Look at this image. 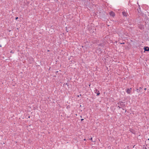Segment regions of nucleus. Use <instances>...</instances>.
I'll return each mask as SVG.
<instances>
[{
  "instance_id": "f257e3e1",
  "label": "nucleus",
  "mask_w": 149,
  "mask_h": 149,
  "mask_svg": "<svg viewBox=\"0 0 149 149\" xmlns=\"http://www.w3.org/2000/svg\"><path fill=\"white\" fill-rule=\"evenodd\" d=\"M117 106L119 109L122 108L123 110H125V105L122 102L120 101L118 102L117 104Z\"/></svg>"
},
{
  "instance_id": "f03ea898",
  "label": "nucleus",
  "mask_w": 149,
  "mask_h": 149,
  "mask_svg": "<svg viewBox=\"0 0 149 149\" xmlns=\"http://www.w3.org/2000/svg\"><path fill=\"white\" fill-rule=\"evenodd\" d=\"M98 42H100V43L98 45V46H100L102 47H104V46L105 45V43L104 40H101L100 41H98Z\"/></svg>"
},
{
  "instance_id": "7ed1b4c3",
  "label": "nucleus",
  "mask_w": 149,
  "mask_h": 149,
  "mask_svg": "<svg viewBox=\"0 0 149 149\" xmlns=\"http://www.w3.org/2000/svg\"><path fill=\"white\" fill-rule=\"evenodd\" d=\"M94 92L95 93L97 94V96H99L100 94L99 91L96 88L95 89Z\"/></svg>"
},
{
  "instance_id": "20e7f679",
  "label": "nucleus",
  "mask_w": 149,
  "mask_h": 149,
  "mask_svg": "<svg viewBox=\"0 0 149 149\" xmlns=\"http://www.w3.org/2000/svg\"><path fill=\"white\" fill-rule=\"evenodd\" d=\"M132 88H127L126 89V92L128 94H130L131 92Z\"/></svg>"
},
{
  "instance_id": "39448f33",
  "label": "nucleus",
  "mask_w": 149,
  "mask_h": 149,
  "mask_svg": "<svg viewBox=\"0 0 149 149\" xmlns=\"http://www.w3.org/2000/svg\"><path fill=\"white\" fill-rule=\"evenodd\" d=\"M109 14L110 16H112L113 17H114L115 15V13L113 11H111L109 12Z\"/></svg>"
},
{
  "instance_id": "423d86ee",
  "label": "nucleus",
  "mask_w": 149,
  "mask_h": 149,
  "mask_svg": "<svg viewBox=\"0 0 149 149\" xmlns=\"http://www.w3.org/2000/svg\"><path fill=\"white\" fill-rule=\"evenodd\" d=\"M122 14L125 17H127L128 15L127 13L125 11H123L122 12Z\"/></svg>"
},
{
  "instance_id": "0eeeda50",
  "label": "nucleus",
  "mask_w": 149,
  "mask_h": 149,
  "mask_svg": "<svg viewBox=\"0 0 149 149\" xmlns=\"http://www.w3.org/2000/svg\"><path fill=\"white\" fill-rule=\"evenodd\" d=\"M144 49L145 51H149V47H144Z\"/></svg>"
},
{
  "instance_id": "6e6552de",
  "label": "nucleus",
  "mask_w": 149,
  "mask_h": 149,
  "mask_svg": "<svg viewBox=\"0 0 149 149\" xmlns=\"http://www.w3.org/2000/svg\"><path fill=\"white\" fill-rule=\"evenodd\" d=\"M137 10L139 13H141V8L139 5V8L137 9Z\"/></svg>"
},
{
  "instance_id": "1a4fd4ad",
  "label": "nucleus",
  "mask_w": 149,
  "mask_h": 149,
  "mask_svg": "<svg viewBox=\"0 0 149 149\" xmlns=\"http://www.w3.org/2000/svg\"><path fill=\"white\" fill-rule=\"evenodd\" d=\"M130 131L132 133L134 134V130H132V129H130Z\"/></svg>"
},
{
  "instance_id": "9d476101",
  "label": "nucleus",
  "mask_w": 149,
  "mask_h": 149,
  "mask_svg": "<svg viewBox=\"0 0 149 149\" xmlns=\"http://www.w3.org/2000/svg\"><path fill=\"white\" fill-rule=\"evenodd\" d=\"M139 28L141 29H143V26H141V27H139Z\"/></svg>"
},
{
  "instance_id": "9b49d317",
  "label": "nucleus",
  "mask_w": 149,
  "mask_h": 149,
  "mask_svg": "<svg viewBox=\"0 0 149 149\" xmlns=\"http://www.w3.org/2000/svg\"><path fill=\"white\" fill-rule=\"evenodd\" d=\"M137 92L139 93L141 91L140 90H139V91H138V89H137Z\"/></svg>"
},
{
  "instance_id": "f8f14e48",
  "label": "nucleus",
  "mask_w": 149,
  "mask_h": 149,
  "mask_svg": "<svg viewBox=\"0 0 149 149\" xmlns=\"http://www.w3.org/2000/svg\"><path fill=\"white\" fill-rule=\"evenodd\" d=\"M89 139L90 140H91L92 141H92V139H92V137H91V138H90V139Z\"/></svg>"
},
{
  "instance_id": "ddd939ff",
  "label": "nucleus",
  "mask_w": 149,
  "mask_h": 149,
  "mask_svg": "<svg viewBox=\"0 0 149 149\" xmlns=\"http://www.w3.org/2000/svg\"><path fill=\"white\" fill-rule=\"evenodd\" d=\"M98 50H99V51H100H100H101V48H99L98 49Z\"/></svg>"
},
{
  "instance_id": "4468645a",
  "label": "nucleus",
  "mask_w": 149,
  "mask_h": 149,
  "mask_svg": "<svg viewBox=\"0 0 149 149\" xmlns=\"http://www.w3.org/2000/svg\"><path fill=\"white\" fill-rule=\"evenodd\" d=\"M18 17H15V19L17 20V19H18Z\"/></svg>"
},
{
  "instance_id": "2eb2a0df",
  "label": "nucleus",
  "mask_w": 149,
  "mask_h": 149,
  "mask_svg": "<svg viewBox=\"0 0 149 149\" xmlns=\"http://www.w3.org/2000/svg\"><path fill=\"white\" fill-rule=\"evenodd\" d=\"M10 53H14V52L12 51H11V52H10Z\"/></svg>"
},
{
  "instance_id": "dca6fc26",
  "label": "nucleus",
  "mask_w": 149,
  "mask_h": 149,
  "mask_svg": "<svg viewBox=\"0 0 149 149\" xmlns=\"http://www.w3.org/2000/svg\"><path fill=\"white\" fill-rule=\"evenodd\" d=\"M143 88H141V87H140L139 88V89L141 90V89H142Z\"/></svg>"
},
{
  "instance_id": "f3484780",
  "label": "nucleus",
  "mask_w": 149,
  "mask_h": 149,
  "mask_svg": "<svg viewBox=\"0 0 149 149\" xmlns=\"http://www.w3.org/2000/svg\"><path fill=\"white\" fill-rule=\"evenodd\" d=\"M83 120H84V119H81V121H83Z\"/></svg>"
},
{
  "instance_id": "a211bd4d",
  "label": "nucleus",
  "mask_w": 149,
  "mask_h": 149,
  "mask_svg": "<svg viewBox=\"0 0 149 149\" xmlns=\"http://www.w3.org/2000/svg\"><path fill=\"white\" fill-rule=\"evenodd\" d=\"M144 90H146V88H145L144 89Z\"/></svg>"
},
{
  "instance_id": "6ab92c4d",
  "label": "nucleus",
  "mask_w": 149,
  "mask_h": 149,
  "mask_svg": "<svg viewBox=\"0 0 149 149\" xmlns=\"http://www.w3.org/2000/svg\"><path fill=\"white\" fill-rule=\"evenodd\" d=\"M58 72V71L56 72V73H57Z\"/></svg>"
},
{
  "instance_id": "aec40b11",
  "label": "nucleus",
  "mask_w": 149,
  "mask_h": 149,
  "mask_svg": "<svg viewBox=\"0 0 149 149\" xmlns=\"http://www.w3.org/2000/svg\"><path fill=\"white\" fill-rule=\"evenodd\" d=\"M84 141H86V139H84Z\"/></svg>"
},
{
  "instance_id": "412c9836",
  "label": "nucleus",
  "mask_w": 149,
  "mask_h": 149,
  "mask_svg": "<svg viewBox=\"0 0 149 149\" xmlns=\"http://www.w3.org/2000/svg\"><path fill=\"white\" fill-rule=\"evenodd\" d=\"M125 43L124 42V43H121V44H124Z\"/></svg>"
},
{
  "instance_id": "4be33fe9",
  "label": "nucleus",
  "mask_w": 149,
  "mask_h": 149,
  "mask_svg": "<svg viewBox=\"0 0 149 149\" xmlns=\"http://www.w3.org/2000/svg\"><path fill=\"white\" fill-rule=\"evenodd\" d=\"M125 112H126V110L125 109Z\"/></svg>"
},
{
  "instance_id": "5701e85b",
  "label": "nucleus",
  "mask_w": 149,
  "mask_h": 149,
  "mask_svg": "<svg viewBox=\"0 0 149 149\" xmlns=\"http://www.w3.org/2000/svg\"><path fill=\"white\" fill-rule=\"evenodd\" d=\"M47 51H48V52H49V50H48Z\"/></svg>"
},
{
  "instance_id": "b1692460",
  "label": "nucleus",
  "mask_w": 149,
  "mask_h": 149,
  "mask_svg": "<svg viewBox=\"0 0 149 149\" xmlns=\"http://www.w3.org/2000/svg\"><path fill=\"white\" fill-rule=\"evenodd\" d=\"M148 140H149V139H148Z\"/></svg>"
},
{
  "instance_id": "393cba45",
  "label": "nucleus",
  "mask_w": 149,
  "mask_h": 149,
  "mask_svg": "<svg viewBox=\"0 0 149 149\" xmlns=\"http://www.w3.org/2000/svg\"><path fill=\"white\" fill-rule=\"evenodd\" d=\"M80 117H82V116H81Z\"/></svg>"
}]
</instances>
